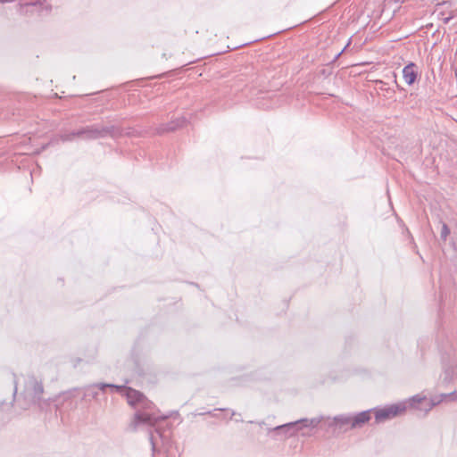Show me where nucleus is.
Here are the masks:
<instances>
[{"mask_svg": "<svg viewBox=\"0 0 457 457\" xmlns=\"http://www.w3.org/2000/svg\"><path fill=\"white\" fill-rule=\"evenodd\" d=\"M60 137H61V140H62V142H66V141H72V140H74L76 137H78L77 130H73V131H71V132H62V133L60 135Z\"/></svg>", "mask_w": 457, "mask_h": 457, "instance_id": "9d476101", "label": "nucleus"}, {"mask_svg": "<svg viewBox=\"0 0 457 457\" xmlns=\"http://www.w3.org/2000/svg\"><path fill=\"white\" fill-rule=\"evenodd\" d=\"M449 399L450 401H457L454 399V395L452 393L449 394H441L439 396L432 397L429 402L424 404V408H420V411H424L426 413L430 411L433 407L438 405L444 400Z\"/></svg>", "mask_w": 457, "mask_h": 457, "instance_id": "6e6552de", "label": "nucleus"}, {"mask_svg": "<svg viewBox=\"0 0 457 457\" xmlns=\"http://www.w3.org/2000/svg\"><path fill=\"white\" fill-rule=\"evenodd\" d=\"M342 54V52H339L338 54H337V57H339V55Z\"/></svg>", "mask_w": 457, "mask_h": 457, "instance_id": "6ab92c4d", "label": "nucleus"}, {"mask_svg": "<svg viewBox=\"0 0 457 457\" xmlns=\"http://www.w3.org/2000/svg\"><path fill=\"white\" fill-rule=\"evenodd\" d=\"M77 135L79 138L92 140L105 137L107 136L114 137L116 135V129L114 126L94 124L77 129Z\"/></svg>", "mask_w": 457, "mask_h": 457, "instance_id": "39448f33", "label": "nucleus"}, {"mask_svg": "<svg viewBox=\"0 0 457 457\" xmlns=\"http://www.w3.org/2000/svg\"><path fill=\"white\" fill-rule=\"evenodd\" d=\"M403 77L407 85H412L418 77L417 65L414 62H410L404 66L403 69Z\"/></svg>", "mask_w": 457, "mask_h": 457, "instance_id": "0eeeda50", "label": "nucleus"}, {"mask_svg": "<svg viewBox=\"0 0 457 457\" xmlns=\"http://www.w3.org/2000/svg\"><path fill=\"white\" fill-rule=\"evenodd\" d=\"M453 377V369H445L444 372V381L450 382L452 381Z\"/></svg>", "mask_w": 457, "mask_h": 457, "instance_id": "f8f14e48", "label": "nucleus"}, {"mask_svg": "<svg viewBox=\"0 0 457 457\" xmlns=\"http://www.w3.org/2000/svg\"><path fill=\"white\" fill-rule=\"evenodd\" d=\"M426 400L427 397L425 395H416L409 399V404L411 407L420 410V408H424V405L420 406V404H422Z\"/></svg>", "mask_w": 457, "mask_h": 457, "instance_id": "1a4fd4ad", "label": "nucleus"}, {"mask_svg": "<svg viewBox=\"0 0 457 457\" xmlns=\"http://www.w3.org/2000/svg\"><path fill=\"white\" fill-rule=\"evenodd\" d=\"M407 409V403H399L395 404H391L386 406L383 409L375 411V419L376 421L381 422L386 420H389L396 417L397 415L404 412Z\"/></svg>", "mask_w": 457, "mask_h": 457, "instance_id": "423d86ee", "label": "nucleus"}, {"mask_svg": "<svg viewBox=\"0 0 457 457\" xmlns=\"http://www.w3.org/2000/svg\"><path fill=\"white\" fill-rule=\"evenodd\" d=\"M449 234H450V229L448 228V226L445 223H443L441 234H440L441 239L445 241L447 237L449 236Z\"/></svg>", "mask_w": 457, "mask_h": 457, "instance_id": "9b49d317", "label": "nucleus"}, {"mask_svg": "<svg viewBox=\"0 0 457 457\" xmlns=\"http://www.w3.org/2000/svg\"><path fill=\"white\" fill-rule=\"evenodd\" d=\"M173 415V421L177 419V416H179V413L177 411L172 412Z\"/></svg>", "mask_w": 457, "mask_h": 457, "instance_id": "4468645a", "label": "nucleus"}, {"mask_svg": "<svg viewBox=\"0 0 457 457\" xmlns=\"http://www.w3.org/2000/svg\"><path fill=\"white\" fill-rule=\"evenodd\" d=\"M371 410L361 411L354 415L340 414L334 418H328L327 426L333 430V433L345 432L349 429L361 428L370 419Z\"/></svg>", "mask_w": 457, "mask_h": 457, "instance_id": "f03ea898", "label": "nucleus"}, {"mask_svg": "<svg viewBox=\"0 0 457 457\" xmlns=\"http://www.w3.org/2000/svg\"><path fill=\"white\" fill-rule=\"evenodd\" d=\"M342 54V52H339L338 54H337V57H339V55Z\"/></svg>", "mask_w": 457, "mask_h": 457, "instance_id": "aec40b11", "label": "nucleus"}, {"mask_svg": "<svg viewBox=\"0 0 457 457\" xmlns=\"http://www.w3.org/2000/svg\"><path fill=\"white\" fill-rule=\"evenodd\" d=\"M44 393V387L41 380L34 376H29L25 378L24 389L21 396L24 400L23 408L27 409L32 404L38 403Z\"/></svg>", "mask_w": 457, "mask_h": 457, "instance_id": "20e7f679", "label": "nucleus"}, {"mask_svg": "<svg viewBox=\"0 0 457 457\" xmlns=\"http://www.w3.org/2000/svg\"><path fill=\"white\" fill-rule=\"evenodd\" d=\"M107 389L111 393L116 392L124 395L128 403L136 410L134 418L129 426V430L137 431L141 428L154 427V431L150 432V441L154 453L155 452L158 439L161 440L162 445L170 446L171 428L170 427L163 428L161 424L167 417L157 415L154 403L141 392L125 386L96 383L89 385L85 388L84 396L89 399H96L99 392L105 393Z\"/></svg>", "mask_w": 457, "mask_h": 457, "instance_id": "f257e3e1", "label": "nucleus"}, {"mask_svg": "<svg viewBox=\"0 0 457 457\" xmlns=\"http://www.w3.org/2000/svg\"><path fill=\"white\" fill-rule=\"evenodd\" d=\"M260 427H262L265 425L264 421L256 422Z\"/></svg>", "mask_w": 457, "mask_h": 457, "instance_id": "2eb2a0df", "label": "nucleus"}, {"mask_svg": "<svg viewBox=\"0 0 457 457\" xmlns=\"http://www.w3.org/2000/svg\"><path fill=\"white\" fill-rule=\"evenodd\" d=\"M16 393H17V386H15V387H14V392H13L14 396H15Z\"/></svg>", "mask_w": 457, "mask_h": 457, "instance_id": "dca6fc26", "label": "nucleus"}, {"mask_svg": "<svg viewBox=\"0 0 457 457\" xmlns=\"http://www.w3.org/2000/svg\"><path fill=\"white\" fill-rule=\"evenodd\" d=\"M224 411V409H214V411Z\"/></svg>", "mask_w": 457, "mask_h": 457, "instance_id": "f3484780", "label": "nucleus"}, {"mask_svg": "<svg viewBox=\"0 0 457 457\" xmlns=\"http://www.w3.org/2000/svg\"><path fill=\"white\" fill-rule=\"evenodd\" d=\"M321 420V417L301 419L274 428H268V435H270L276 440L286 439L295 436L302 428H316Z\"/></svg>", "mask_w": 457, "mask_h": 457, "instance_id": "7ed1b4c3", "label": "nucleus"}, {"mask_svg": "<svg viewBox=\"0 0 457 457\" xmlns=\"http://www.w3.org/2000/svg\"><path fill=\"white\" fill-rule=\"evenodd\" d=\"M451 19H452V17H446V18H445V19H444V23H445V24L449 23V21H451Z\"/></svg>", "mask_w": 457, "mask_h": 457, "instance_id": "ddd939ff", "label": "nucleus"}, {"mask_svg": "<svg viewBox=\"0 0 457 457\" xmlns=\"http://www.w3.org/2000/svg\"><path fill=\"white\" fill-rule=\"evenodd\" d=\"M342 54V52H339L338 54H337V57H339V55Z\"/></svg>", "mask_w": 457, "mask_h": 457, "instance_id": "a211bd4d", "label": "nucleus"}]
</instances>
